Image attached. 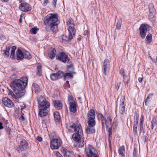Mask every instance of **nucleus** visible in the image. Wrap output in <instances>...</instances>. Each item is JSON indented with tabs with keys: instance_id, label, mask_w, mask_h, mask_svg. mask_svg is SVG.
I'll use <instances>...</instances> for the list:
<instances>
[{
	"instance_id": "f257e3e1",
	"label": "nucleus",
	"mask_w": 157,
	"mask_h": 157,
	"mask_svg": "<svg viewBox=\"0 0 157 157\" xmlns=\"http://www.w3.org/2000/svg\"><path fill=\"white\" fill-rule=\"evenodd\" d=\"M45 28L48 32H56L60 23L59 16L57 13H50L44 18Z\"/></svg>"
},
{
	"instance_id": "f03ea898",
	"label": "nucleus",
	"mask_w": 157,
	"mask_h": 157,
	"mask_svg": "<svg viewBox=\"0 0 157 157\" xmlns=\"http://www.w3.org/2000/svg\"><path fill=\"white\" fill-rule=\"evenodd\" d=\"M28 79L23 77L20 79L15 80L10 85L18 98H21L25 94V89L27 84Z\"/></svg>"
},
{
	"instance_id": "7ed1b4c3",
	"label": "nucleus",
	"mask_w": 157,
	"mask_h": 157,
	"mask_svg": "<svg viewBox=\"0 0 157 157\" xmlns=\"http://www.w3.org/2000/svg\"><path fill=\"white\" fill-rule=\"evenodd\" d=\"M68 129L71 132H75L72 135V138L75 141H77L82 138L83 131L81 125L73 124L68 128Z\"/></svg>"
},
{
	"instance_id": "20e7f679",
	"label": "nucleus",
	"mask_w": 157,
	"mask_h": 157,
	"mask_svg": "<svg viewBox=\"0 0 157 157\" xmlns=\"http://www.w3.org/2000/svg\"><path fill=\"white\" fill-rule=\"evenodd\" d=\"M85 152L87 157H99L96 150L91 145H86Z\"/></svg>"
},
{
	"instance_id": "39448f33",
	"label": "nucleus",
	"mask_w": 157,
	"mask_h": 157,
	"mask_svg": "<svg viewBox=\"0 0 157 157\" xmlns=\"http://www.w3.org/2000/svg\"><path fill=\"white\" fill-rule=\"evenodd\" d=\"M151 26L147 24H142L141 25L139 28L140 34L141 37L144 38L146 36V33L149 31L151 29Z\"/></svg>"
},
{
	"instance_id": "423d86ee",
	"label": "nucleus",
	"mask_w": 157,
	"mask_h": 157,
	"mask_svg": "<svg viewBox=\"0 0 157 157\" xmlns=\"http://www.w3.org/2000/svg\"><path fill=\"white\" fill-rule=\"evenodd\" d=\"M56 59L65 63H68L70 60L67 53L63 52L58 54L56 56Z\"/></svg>"
},
{
	"instance_id": "0eeeda50",
	"label": "nucleus",
	"mask_w": 157,
	"mask_h": 157,
	"mask_svg": "<svg viewBox=\"0 0 157 157\" xmlns=\"http://www.w3.org/2000/svg\"><path fill=\"white\" fill-rule=\"evenodd\" d=\"M50 142V147L52 150L58 149L61 145V140L60 139L51 138Z\"/></svg>"
},
{
	"instance_id": "6e6552de",
	"label": "nucleus",
	"mask_w": 157,
	"mask_h": 157,
	"mask_svg": "<svg viewBox=\"0 0 157 157\" xmlns=\"http://www.w3.org/2000/svg\"><path fill=\"white\" fill-rule=\"evenodd\" d=\"M110 67V62L108 59H105L103 62L102 67L103 73L105 75H107L109 73Z\"/></svg>"
},
{
	"instance_id": "1a4fd4ad",
	"label": "nucleus",
	"mask_w": 157,
	"mask_h": 157,
	"mask_svg": "<svg viewBox=\"0 0 157 157\" xmlns=\"http://www.w3.org/2000/svg\"><path fill=\"white\" fill-rule=\"evenodd\" d=\"M64 75V72L59 71L58 72L56 73H52L50 75V77L52 81L57 80L61 78Z\"/></svg>"
},
{
	"instance_id": "9d476101",
	"label": "nucleus",
	"mask_w": 157,
	"mask_h": 157,
	"mask_svg": "<svg viewBox=\"0 0 157 157\" xmlns=\"http://www.w3.org/2000/svg\"><path fill=\"white\" fill-rule=\"evenodd\" d=\"M20 10L24 12H27L31 10L30 5L26 2L21 3L19 6Z\"/></svg>"
},
{
	"instance_id": "9b49d317",
	"label": "nucleus",
	"mask_w": 157,
	"mask_h": 157,
	"mask_svg": "<svg viewBox=\"0 0 157 157\" xmlns=\"http://www.w3.org/2000/svg\"><path fill=\"white\" fill-rule=\"evenodd\" d=\"M2 101L4 105L8 108H11L14 106L13 102L7 97H5L2 98Z\"/></svg>"
},
{
	"instance_id": "f8f14e48",
	"label": "nucleus",
	"mask_w": 157,
	"mask_h": 157,
	"mask_svg": "<svg viewBox=\"0 0 157 157\" xmlns=\"http://www.w3.org/2000/svg\"><path fill=\"white\" fill-rule=\"evenodd\" d=\"M71 66H69L68 67H67V71L68 72V73H67L64 74L63 77L64 79H67V78H73V75H72V74H76V72H75L74 71H73V68H71V69L72 70H70V68L71 67Z\"/></svg>"
},
{
	"instance_id": "ddd939ff",
	"label": "nucleus",
	"mask_w": 157,
	"mask_h": 157,
	"mask_svg": "<svg viewBox=\"0 0 157 157\" xmlns=\"http://www.w3.org/2000/svg\"><path fill=\"white\" fill-rule=\"evenodd\" d=\"M61 150L64 157H73V152L72 151H70L64 147H62Z\"/></svg>"
},
{
	"instance_id": "4468645a",
	"label": "nucleus",
	"mask_w": 157,
	"mask_h": 157,
	"mask_svg": "<svg viewBox=\"0 0 157 157\" xmlns=\"http://www.w3.org/2000/svg\"><path fill=\"white\" fill-rule=\"evenodd\" d=\"M20 144V145L17 148V150L19 152L24 150L26 148L28 143L26 140H23L21 141Z\"/></svg>"
},
{
	"instance_id": "2eb2a0df",
	"label": "nucleus",
	"mask_w": 157,
	"mask_h": 157,
	"mask_svg": "<svg viewBox=\"0 0 157 157\" xmlns=\"http://www.w3.org/2000/svg\"><path fill=\"white\" fill-rule=\"evenodd\" d=\"M149 9V17L151 18H153L155 15L156 11L154 5L151 3H150L148 5Z\"/></svg>"
},
{
	"instance_id": "dca6fc26",
	"label": "nucleus",
	"mask_w": 157,
	"mask_h": 157,
	"mask_svg": "<svg viewBox=\"0 0 157 157\" xmlns=\"http://www.w3.org/2000/svg\"><path fill=\"white\" fill-rule=\"evenodd\" d=\"M67 25H70L68 29V31H70V32H75L76 30L74 27L75 26L74 22L72 19H69L67 21Z\"/></svg>"
},
{
	"instance_id": "f3484780",
	"label": "nucleus",
	"mask_w": 157,
	"mask_h": 157,
	"mask_svg": "<svg viewBox=\"0 0 157 157\" xmlns=\"http://www.w3.org/2000/svg\"><path fill=\"white\" fill-rule=\"evenodd\" d=\"M75 33L73 32H70V31H69V36H67L63 35L62 36V40L67 41H71L74 36Z\"/></svg>"
},
{
	"instance_id": "a211bd4d",
	"label": "nucleus",
	"mask_w": 157,
	"mask_h": 157,
	"mask_svg": "<svg viewBox=\"0 0 157 157\" xmlns=\"http://www.w3.org/2000/svg\"><path fill=\"white\" fill-rule=\"evenodd\" d=\"M124 101V97L120 100L121 102L120 104L119 111L121 114H123L125 112Z\"/></svg>"
},
{
	"instance_id": "6ab92c4d",
	"label": "nucleus",
	"mask_w": 157,
	"mask_h": 157,
	"mask_svg": "<svg viewBox=\"0 0 157 157\" xmlns=\"http://www.w3.org/2000/svg\"><path fill=\"white\" fill-rule=\"evenodd\" d=\"M53 104L55 107L57 109H61L63 108L62 103L59 100L53 101Z\"/></svg>"
},
{
	"instance_id": "aec40b11",
	"label": "nucleus",
	"mask_w": 157,
	"mask_h": 157,
	"mask_svg": "<svg viewBox=\"0 0 157 157\" xmlns=\"http://www.w3.org/2000/svg\"><path fill=\"white\" fill-rule=\"evenodd\" d=\"M50 106V103L48 101H47L46 100L42 102L39 104V108L40 109H48Z\"/></svg>"
},
{
	"instance_id": "412c9836",
	"label": "nucleus",
	"mask_w": 157,
	"mask_h": 157,
	"mask_svg": "<svg viewBox=\"0 0 157 157\" xmlns=\"http://www.w3.org/2000/svg\"><path fill=\"white\" fill-rule=\"evenodd\" d=\"M95 116L94 110L92 109H91L87 114V117L88 119H95Z\"/></svg>"
},
{
	"instance_id": "4be33fe9",
	"label": "nucleus",
	"mask_w": 157,
	"mask_h": 157,
	"mask_svg": "<svg viewBox=\"0 0 157 157\" xmlns=\"http://www.w3.org/2000/svg\"><path fill=\"white\" fill-rule=\"evenodd\" d=\"M17 59L21 60L24 58L23 53L20 48H18L16 52Z\"/></svg>"
},
{
	"instance_id": "5701e85b",
	"label": "nucleus",
	"mask_w": 157,
	"mask_h": 157,
	"mask_svg": "<svg viewBox=\"0 0 157 157\" xmlns=\"http://www.w3.org/2000/svg\"><path fill=\"white\" fill-rule=\"evenodd\" d=\"M86 132L87 134H94L95 132V128L87 126L86 127Z\"/></svg>"
},
{
	"instance_id": "b1692460",
	"label": "nucleus",
	"mask_w": 157,
	"mask_h": 157,
	"mask_svg": "<svg viewBox=\"0 0 157 157\" xmlns=\"http://www.w3.org/2000/svg\"><path fill=\"white\" fill-rule=\"evenodd\" d=\"M39 115L41 117L47 116L48 113V111L47 109H40Z\"/></svg>"
},
{
	"instance_id": "393cba45",
	"label": "nucleus",
	"mask_w": 157,
	"mask_h": 157,
	"mask_svg": "<svg viewBox=\"0 0 157 157\" xmlns=\"http://www.w3.org/2000/svg\"><path fill=\"white\" fill-rule=\"evenodd\" d=\"M70 111L73 113H75L77 111L76 103H74L69 104Z\"/></svg>"
},
{
	"instance_id": "a878e982",
	"label": "nucleus",
	"mask_w": 157,
	"mask_h": 157,
	"mask_svg": "<svg viewBox=\"0 0 157 157\" xmlns=\"http://www.w3.org/2000/svg\"><path fill=\"white\" fill-rule=\"evenodd\" d=\"M97 115L98 120H101V121H104L106 127H108V125L106 124L107 120L106 119L105 117H104L103 114L101 113H98Z\"/></svg>"
},
{
	"instance_id": "bb28decb",
	"label": "nucleus",
	"mask_w": 157,
	"mask_h": 157,
	"mask_svg": "<svg viewBox=\"0 0 157 157\" xmlns=\"http://www.w3.org/2000/svg\"><path fill=\"white\" fill-rule=\"evenodd\" d=\"M118 152L119 155L122 157H124L125 156V151L124 146V145H122L119 149Z\"/></svg>"
},
{
	"instance_id": "cd10ccee",
	"label": "nucleus",
	"mask_w": 157,
	"mask_h": 157,
	"mask_svg": "<svg viewBox=\"0 0 157 157\" xmlns=\"http://www.w3.org/2000/svg\"><path fill=\"white\" fill-rule=\"evenodd\" d=\"M76 141L77 142L76 145L79 147H82L84 145V141L83 138Z\"/></svg>"
},
{
	"instance_id": "c85d7f7f",
	"label": "nucleus",
	"mask_w": 157,
	"mask_h": 157,
	"mask_svg": "<svg viewBox=\"0 0 157 157\" xmlns=\"http://www.w3.org/2000/svg\"><path fill=\"white\" fill-rule=\"evenodd\" d=\"M87 123L88 126L94 127L96 125V121L95 119H88Z\"/></svg>"
},
{
	"instance_id": "c756f323",
	"label": "nucleus",
	"mask_w": 157,
	"mask_h": 157,
	"mask_svg": "<svg viewBox=\"0 0 157 157\" xmlns=\"http://www.w3.org/2000/svg\"><path fill=\"white\" fill-rule=\"evenodd\" d=\"M56 51L55 48L52 49L49 54V57L51 59H53L56 55Z\"/></svg>"
},
{
	"instance_id": "7c9ffc66",
	"label": "nucleus",
	"mask_w": 157,
	"mask_h": 157,
	"mask_svg": "<svg viewBox=\"0 0 157 157\" xmlns=\"http://www.w3.org/2000/svg\"><path fill=\"white\" fill-rule=\"evenodd\" d=\"M135 114L136 115V121H134V125L133 126V128H137V126L138 124V115L136 111L135 112Z\"/></svg>"
},
{
	"instance_id": "2f4dec72",
	"label": "nucleus",
	"mask_w": 157,
	"mask_h": 157,
	"mask_svg": "<svg viewBox=\"0 0 157 157\" xmlns=\"http://www.w3.org/2000/svg\"><path fill=\"white\" fill-rule=\"evenodd\" d=\"M54 117L56 121L59 122V121L60 117L58 112H55L54 113Z\"/></svg>"
},
{
	"instance_id": "473e14b6",
	"label": "nucleus",
	"mask_w": 157,
	"mask_h": 157,
	"mask_svg": "<svg viewBox=\"0 0 157 157\" xmlns=\"http://www.w3.org/2000/svg\"><path fill=\"white\" fill-rule=\"evenodd\" d=\"M152 34L151 33L148 34L146 37V42L147 43L150 44L152 41Z\"/></svg>"
},
{
	"instance_id": "72a5a7b5",
	"label": "nucleus",
	"mask_w": 157,
	"mask_h": 157,
	"mask_svg": "<svg viewBox=\"0 0 157 157\" xmlns=\"http://www.w3.org/2000/svg\"><path fill=\"white\" fill-rule=\"evenodd\" d=\"M16 48H17L15 46H13L11 47L10 57L12 59H14L15 52Z\"/></svg>"
},
{
	"instance_id": "f704fd0d",
	"label": "nucleus",
	"mask_w": 157,
	"mask_h": 157,
	"mask_svg": "<svg viewBox=\"0 0 157 157\" xmlns=\"http://www.w3.org/2000/svg\"><path fill=\"white\" fill-rule=\"evenodd\" d=\"M151 128L153 129L154 127L157 125V117H154L151 120Z\"/></svg>"
},
{
	"instance_id": "c9c22d12",
	"label": "nucleus",
	"mask_w": 157,
	"mask_h": 157,
	"mask_svg": "<svg viewBox=\"0 0 157 157\" xmlns=\"http://www.w3.org/2000/svg\"><path fill=\"white\" fill-rule=\"evenodd\" d=\"M68 101L69 104L76 102L74 99V98L72 95H69L68 96Z\"/></svg>"
},
{
	"instance_id": "e433bc0d",
	"label": "nucleus",
	"mask_w": 157,
	"mask_h": 157,
	"mask_svg": "<svg viewBox=\"0 0 157 157\" xmlns=\"http://www.w3.org/2000/svg\"><path fill=\"white\" fill-rule=\"evenodd\" d=\"M42 73V67L41 66L39 65L37 67L36 70V75L39 76H40Z\"/></svg>"
},
{
	"instance_id": "4c0bfd02",
	"label": "nucleus",
	"mask_w": 157,
	"mask_h": 157,
	"mask_svg": "<svg viewBox=\"0 0 157 157\" xmlns=\"http://www.w3.org/2000/svg\"><path fill=\"white\" fill-rule=\"evenodd\" d=\"M24 58L25 59H30L32 58L30 53L27 51H26L25 53H23Z\"/></svg>"
},
{
	"instance_id": "58836bf2",
	"label": "nucleus",
	"mask_w": 157,
	"mask_h": 157,
	"mask_svg": "<svg viewBox=\"0 0 157 157\" xmlns=\"http://www.w3.org/2000/svg\"><path fill=\"white\" fill-rule=\"evenodd\" d=\"M10 46H7L6 50L4 51V54L7 57H8L10 55Z\"/></svg>"
},
{
	"instance_id": "ea45409f",
	"label": "nucleus",
	"mask_w": 157,
	"mask_h": 157,
	"mask_svg": "<svg viewBox=\"0 0 157 157\" xmlns=\"http://www.w3.org/2000/svg\"><path fill=\"white\" fill-rule=\"evenodd\" d=\"M45 100V99L41 96H39L37 98V101L39 104Z\"/></svg>"
},
{
	"instance_id": "a19ab883",
	"label": "nucleus",
	"mask_w": 157,
	"mask_h": 157,
	"mask_svg": "<svg viewBox=\"0 0 157 157\" xmlns=\"http://www.w3.org/2000/svg\"><path fill=\"white\" fill-rule=\"evenodd\" d=\"M34 88L35 89L38 90L39 89V86L36 83H33L32 85V89Z\"/></svg>"
},
{
	"instance_id": "79ce46f5",
	"label": "nucleus",
	"mask_w": 157,
	"mask_h": 157,
	"mask_svg": "<svg viewBox=\"0 0 157 157\" xmlns=\"http://www.w3.org/2000/svg\"><path fill=\"white\" fill-rule=\"evenodd\" d=\"M39 29H37L36 27L33 28L31 30V33L35 34L36 33L37 31Z\"/></svg>"
},
{
	"instance_id": "37998d69",
	"label": "nucleus",
	"mask_w": 157,
	"mask_h": 157,
	"mask_svg": "<svg viewBox=\"0 0 157 157\" xmlns=\"http://www.w3.org/2000/svg\"><path fill=\"white\" fill-rule=\"evenodd\" d=\"M48 121L46 119H44L42 122L43 126L44 128L47 127V126L48 124Z\"/></svg>"
},
{
	"instance_id": "c03bdc74",
	"label": "nucleus",
	"mask_w": 157,
	"mask_h": 157,
	"mask_svg": "<svg viewBox=\"0 0 157 157\" xmlns=\"http://www.w3.org/2000/svg\"><path fill=\"white\" fill-rule=\"evenodd\" d=\"M121 22L120 21H118L116 25V29H119L121 27Z\"/></svg>"
},
{
	"instance_id": "a18cd8bd",
	"label": "nucleus",
	"mask_w": 157,
	"mask_h": 157,
	"mask_svg": "<svg viewBox=\"0 0 157 157\" xmlns=\"http://www.w3.org/2000/svg\"><path fill=\"white\" fill-rule=\"evenodd\" d=\"M123 77L124 82L125 83L127 84L128 82V78L127 76L124 75L123 76Z\"/></svg>"
},
{
	"instance_id": "49530a36",
	"label": "nucleus",
	"mask_w": 157,
	"mask_h": 157,
	"mask_svg": "<svg viewBox=\"0 0 157 157\" xmlns=\"http://www.w3.org/2000/svg\"><path fill=\"white\" fill-rule=\"evenodd\" d=\"M112 127H110L108 129V135L109 136V138H110L111 137V136L112 135Z\"/></svg>"
},
{
	"instance_id": "de8ad7c7",
	"label": "nucleus",
	"mask_w": 157,
	"mask_h": 157,
	"mask_svg": "<svg viewBox=\"0 0 157 157\" xmlns=\"http://www.w3.org/2000/svg\"><path fill=\"white\" fill-rule=\"evenodd\" d=\"M49 2L48 0H44V1L42 2V5L44 7H45L48 3Z\"/></svg>"
},
{
	"instance_id": "09e8293b",
	"label": "nucleus",
	"mask_w": 157,
	"mask_h": 157,
	"mask_svg": "<svg viewBox=\"0 0 157 157\" xmlns=\"http://www.w3.org/2000/svg\"><path fill=\"white\" fill-rule=\"evenodd\" d=\"M143 124V123H140V132L144 131Z\"/></svg>"
},
{
	"instance_id": "8fccbe9b",
	"label": "nucleus",
	"mask_w": 157,
	"mask_h": 157,
	"mask_svg": "<svg viewBox=\"0 0 157 157\" xmlns=\"http://www.w3.org/2000/svg\"><path fill=\"white\" fill-rule=\"evenodd\" d=\"M144 117L143 115L142 114L140 118V123H144Z\"/></svg>"
},
{
	"instance_id": "3c124183",
	"label": "nucleus",
	"mask_w": 157,
	"mask_h": 157,
	"mask_svg": "<svg viewBox=\"0 0 157 157\" xmlns=\"http://www.w3.org/2000/svg\"><path fill=\"white\" fill-rule=\"evenodd\" d=\"M24 114L23 113H22L21 115L20 116H19V118L21 120L23 121H25V118L24 116Z\"/></svg>"
},
{
	"instance_id": "603ef678",
	"label": "nucleus",
	"mask_w": 157,
	"mask_h": 157,
	"mask_svg": "<svg viewBox=\"0 0 157 157\" xmlns=\"http://www.w3.org/2000/svg\"><path fill=\"white\" fill-rule=\"evenodd\" d=\"M121 82H117V85L115 87L116 89H117V90H118V89L119 88V87L121 85Z\"/></svg>"
},
{
	"instance_id": "864d4df0",
	"label": "nucleus",
	"mask_w": 157,
	"mask_h": 157,
	"mask_svg": "<svg viewBox=\"0 0 157 157\" xmlns=\"http://www.w3.org/2000/svg\"><path fill=\"white\" fill-rule=\"evenodd\" d=\"M9 94L13 98L15 97V95L11 90H9Z\"/></svg>"
},
{
	"instance_id": "5fc2aeb1",
	"label": "nucleus",
	"mask_w": 157,
	"mask_h": 157,
	"mask_svg": "<svg viewBox=\"0 0 157 157\" xmlns=\"http://www.w3.org/2000/svg\"><path fill=\"white\" fill-rule=\"evenodd\" d=\"M142 139L145 142H147V137L146 136H142Z\"/></svg>"
},
{
	"instance_id": "6e6d98bb",
	"label": "nucleus",
	"mask_w": 157,
	"mask_h": 157,
	"mask_svg": "<svg viewBox=\"0 0 157 157\" xmlns=\"http://www.w3.org/2000/svg\"><path fill=\"white\" fill-rule=\"evenodd\" d=\"M56 157H63L62 155L58 151H56Z\"/></svg>"
},
{
	"instance_id": "4d7b16f0",
	"label": "nucleus",
	"mask_w": 157,
	"mask_h": 157,
	"mask_svg": "<svg viewBox=\"0 0 157 157\" xmlns=\"http://www.w3.org/2000/svg\"><path fill=\"white\" fill-rule=\"evenodd\" d=\"M57 1V0H53L52 2V3L53 4V6L54 8L56 7Z\"/></svg>"
},
{
	"instance_id": "13d9d810",
	"label": "nucleus",
	"mask_w": 157,
	"mask_h": 157,
	"mask_svg": "<svg viewBox=\"0 0 157 157\" xmlns=\"http://www.w3.org/2000/svg\"><path fill=\"white\" fill-rule=\"evenodd\" d=\"M120 73L121 74L122 76H123L124 75V70L123 68L121 69L120 71Z\"/></svg>"
},
{
	"instance_id": "bf43d9fd",
	"label": "nucleus",
	"mask_w": 157,
	"mask_h": 157,
	"mask_svg": "<svg viewBox=\"0 0 157 157\" xmlns=\"http://www.w3.org/2000/svg\"><path fill=\"white\" fill-rule=\"evenodd\" d=\"M36 139L38 140L39 142H41L42 140V138L41 137H40L39 136H38L37 137Z\"/></svg>"
},
{
	"instance_id": "052dcab7",
	"label": "nucleus",
	"mask_w": 157,
	"mask_h": 157,
	"mask_svg": "<svg viewBox=\"0 0 157 157\" xmlns=\"http://www.w3.org/2000/svg\"><path fill=\"white\" fill-rule=\"evenodd\" d=\"M153 94H154L153 93H151V94H149L148 95L146 99H148L150 98L153 95Z\"/></svg>"
},
{
	"instance_id": "680f3d73",
	"label": "nucleus",
	"mask_w": 157,
	"mask_h": 157,
	"mask_svg": "<svg viewBox=\"0 0 157 157\" xmlns=\"http://www.w3.org/2000/svg\"><path fill=\"white\" fill-rule=\"evenodd\" d=\"M107 117L108 118V119L109 120L110 122H111L112 121V118L110 116Z\"/></svg>"
},
{
	"instance_id": "e2e57ef3",
	"label": "nucleus",
	"mask_w": 157,
	"mask_h": 157,
	"mask_svg": "<svg viewBox=\"0 0 157 157\" xmlns=\"http://www.w3.org/2000/svg\"><path fill=\"white\" fill-rule=\"evenodd\" d=\"M133 130L134 132H135L136 134H137V128H133Z\"/></svg>"
},
{
	"instance_id": "0e129e2a",
	"label": "nucleus",
	"mask_w": 157,
	"mask_h": 157,
	"mask_svg": "<svg viewBox=\"0 0 157 157\" xmlns=\"http://www.w3.org/2000/svg\"><path fill=\"white\" fill-rule=\"evenodd\" d=\"M71 66V68H70V70H72L71 69V68H73V71H74V68L72 67V64H70V65H68V67H67L69 66Z\"/></svg>"
},
{
	"instance_id": "69168bd1",
	"label": "nucleus",
	"mask_w": 157,
	"mask_h": 157,
	"mask_svg": "<svg viewBox=\"0 0 157 157\" xmlns=\"http://www.w3.org/2000/svg\"><path fill=\"white\" fill-rule=\"evenodd\" d=\"M3 127L2 126V124L0 122V129H3Z\"/></svg>"
},
{
	"instance_id": "338daca9",
	"label": "nucleus",
	"mask_w": 157,
	"mask_h": 157,
	"mask_svg": "<svg viewBox=\"0 0 157 157\" xmlns=\"http://www.w3.org/2000/svg\"><path fill=\"white\" fill-rule=\"evenodd\" d=\"M138 81L140 82H141L142 81V78H138Z\"/></svg>"
},
{
	"instance_id": "774afa93",
	"label": "nucleus",
	"mask_w": 157,
	"mask_h": 157,
	"mask_svg": "<svg viewBox=\"0 0 157 157\" xmlns=\"http://www.w3.org/2000/svg\"><path fill=\"white\" fill-rule=\"evenodd\" d=\"M149 57L151 59L152 61H153V62H155V59H153L151 57V56H149Z\"/></svg>"
}]
</instances>
